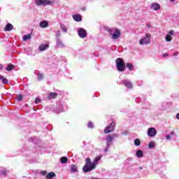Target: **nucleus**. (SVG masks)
<instances>
[{"label":"nucleus","mask_w":179,"mask_h":179,"mask_svg":"<svg viewBox=\"0 0 179 179\" xmlns=\"http://www.w3.org/2000/svg\"><path fill=\"white\" fill-rule=\"evenodd\" d=\"M166 41H168V42L171 41V36L167 35V36H166Z\"/></svg>","instance_id":"obj_30"},{"label":"nucleus","mask_w":179,"mask_h":179,"mask_svg":"<svg viewBox=\"0 0 179 179\" xmlns=\"http://www.w3.org/2000/svg\"><path fill=\"white\" fill-rule=\"evenodd\" d=\"M126 66L129 69V71H134V65H132V64L127 63Z\"/></svg>","instance_id":"obj_27"},{"label":"nucleus","mask_w":179,"mask_h":179,"mask_svg":"<svg viewBox=\"0 0 179 179\" xmlns=\"http://www.w3.org/2000/svg\"><path fill=\"white\" fill-rule=\"evenodd\" d=\"M40 27L42 28H45V27H48V22L47 21H42L41 22H40L39 24Z\"/></svg>","instance_id":"obj_17"},{"label":"nucleus","mask_w":179,"mask_h":179,"mask_svg":"<svg viewBox=\"0 0 179 179\" xmlns=\"http://www.w3.org/2000/svg\"><path fill=\"white\" fill-rule=\"evenodd\" d=\"M58 94L55 92H50L48 96L49 100H52V99H57Z\"/></svg>","instance_id":"obj_14"},{"label":"nucleus","mask_w":179,"mask_h":179,"mask_svg":"<svg viewBox=\"0 0 179 179\" xmlns=\"http://www.w3.org/2000/svg\"><path fill=\"white\" fill-rule=\"evenodd\" d=\"M10 30H13V25H12V24H7L5 27V31H10Z\"/></svg>","instance_id":"obj_16"},{"label":"nucleus","mask_w":179,"mask_h":179,"mask_svg":"<svg viewBox=\"0 0 179 179\" xmlns=\"http://www.w3.org/2000/svg\"><path fill=\"white\" fill-rule=\"evenodd\" d=\"M174 135H176V134L174 133V131H171V135H166V139L167 141H170V139H171V136H174Z\"/></svg>","instance_id":"obj_25"},{"label":"nucleus","mask_w":179,"mask_h":179,"mask_svg":"<svg viewBox=\"0 0 179 179\" xmlns=\"http://www.w3.org/2000/svg\"><path fill=\"white\" fill-rule=\"evenodd\" d=\"M78 36L81 37V38H85L86 36H87V33L86 30L83 29V28H80L78 30Z\"/></svg>","instance_id":"obj_9"},{"label":"nucleus","mask_w":179,"mask_h":179,"mask_svg":"<svg viewBox=\"0 0 179 179\" xmlns=\"http://www.w3.org/2000/svg\"><path fill=\"white\" fill-rule=\"evenodd\" d=\"M101 159V155H99L94 159V161L92 162L90 158L86 159V162L85 166L83 167V173H89L92 170L96 169V166H97V163L99 160Z\"/></svg>","instance_id":"obj_1"},{"label":"nucleus","mask_w":179,"mask_h":179,"mask_svg":"<svg viewBox=\"0 0 179 179\" xmlns=\"http://www.w3.org/2000/svg\"><path fill=\"white\" fill-rule=\"evenodd\" d=\"M60 162L63 164L68 163V158L66 157H62L60 158Z\"/></svg>","instance_id":"obj_21"},{"label":"nucleus","mask_w":179,"mask_h":179,"mask_svg":"<svg viewBox=\"0 0 179 179\" xmlns=\"http://www.w3.org/2000/svg\"><path fill=\"white\" fill-rule=\"evenodd\" d=\"M13 69H15V66L13 64H8L6 69V71L10 72V71H12Z\"/></svg>","instance_id":"obj_20"},{"label":"nucleus","mask_w":179,"mask_h":179,"mask_svg":"<svg viewBox=\"0 0 179 179\" xmlns=\"http://www.w3.org/2000/svg\"><path fill=\"white\" fill-rule=\"evenodd\" d=\"M17 99L18 101H22V100H23V96H22V94L18 95Z\"/></svg>","instance_id":"obj_32"},{"label":"nucleus","mask_w":179,"mask_h":179,"mask_svg":"<svg viewBox=\"0 0 179 179\" xmlns=\"http://www.w3.org/2000/svg\"><path fill=\"white\" fill-rule=\"evenodd\" d=\"M149 148H150V149H152V148H155V142H150V143H149Z\"/></svg>","instance_id":"obj_33"},{"label":"nucleus","mask_w":179,"mask_h":179,"mask_svg":"<svg viewBox=\"0 0 179 179\" xmlns=\"http://www.w3.org/2000/svg\"><path fill=\"white\" fill-rule=\"evenodd\" d=\"M73 18L76 20V22H81L82 21V16L79 14L73 15Z\"/></svg>","instance_id":"obj_15"},{"label":"nucleus","mask_w":179,"mask_h":179,"mask_svg":"<svg viewBox=\"0 0 179 179\" xmlns=\"http://www.w3.org/2000/svg\"><path fill=\"white\" fill-rule=\"evenodd\" d=\"M88 128H93V123L92 122H88Z\"/></svg>","instance_id":"obj_34"},{"label":"nucleus","mask_w":179,"mask_h":179,"mask_svg":"<svg viewBox=\"0 0 179 179\" xmlns=\"http://www.w3.org/2000/svg\"><path fill=\"white\" fill-rule=\"evenodd\" d=\"M71 173H76V171H78V166H76V165H71Z\"/></svg>","instance_id":"obj_22"},{"label":"nucleus","mask_w":179,"mask_h":179,"mask_svg":"<svg viewBox=\"0 0 179 179\" xmlns=\"http://www.w3.org/2000/svg\"><path fill=\"white\" fill-rule=\"evenodd\" d=\"M148 135L151 138H153V136H156V129L155 127L149 128L148 131Z\"/></svg>","instance_id":"obj_8"},{"label":"nucleus","mask_w":179,"mask_h":179,"mask_svg":"<svg viewBox=\"0 0 179 179\" xmlns=\"http://www.w3.org/2000/svg\"><path fill=\"white\" fill-rule=\"evenodd\" d=\"M140 170H142V167H140Z\"/></svg>","instance_id":"obj_48"},{"label":"nucleus","mask_w":179,"mask_h":179,"mask_svg":"<svg viewBox=\"0 0 179 179\" xmlns=\"http://www.w3.org/2000/svg\"><path fill=\"white\" fill-rule=\"evenodd\" d=\"M9 173V171L5 169V170H2L0 171V174H1V176H6L7 173Z\"/></svg>","instance_id":"obj_29"},{"label":"nucleus","mask_w":179,"mask_h":179,"mask_svg":"<svg viewBox=\"0 0 179 179\" xmlns=\"http://www.w3.org/2000/svg\"><path fill=\"white\" fill-rule=\"evenodd\" d=\"M174 55H178V52H175Z\"/></svg>","instance_id":"obj_45"},{"label":"nucleus","mask_w":179,"mask_h":179,"mask_svg":"<svg viewBox=\"0 0 179 179\" xmlns=\"http://www.w3.org/2000/svg\"><path fill=\"white\" fill-rule=\"evenodd\" d=\"M92 179H99V178H92Z\"/></svg>","instance_id":"obj_49"},{"label":"nucleus","mask_w":179,"mask_h":179,"mask_svg":"<svg viewBox=\"0 0 179 179\" xmlns=\"http://www.w3.org/2000/svg\"><path fill=\"white\" fill-rule=\"evenodd\" d=\"M41 173L42 174V176H45L47 174V171H42Z\"/></svg>","instance_id":"obj_37"},{"label":"nucleus","mask_w":179,"mask_h":179,"mask_svg":"<svg viewBox=\"0 0 179 179\" xmlns=\"http://www.w3.org/2000/svg\"><path fill=\"white\" fill-rule=\"evenodd\" d=\"M56 45L59 48H64V47H65V44H64V42H62L61 40H59L58 38L57 39Z\"/></svg>","instance_id":"obj_11"},{"label":"nucleus","mask_w":179,"mask_h":179,"mask_svg":"<svg viewBox=\"0 0 179 179\" xmlns=\"http://www.w3.org/2000/svg\"><path fill=\"white\" fill-rule=\"evenodd\" d=\"M43 78H44V76H43V74H41V73H38V80H43Z\"/></svg>","instance_id":"obj_31"},{"label":"nucleus","mask_w":179,"mask_h":179,"mask_svg":"<svg viewBox=\"0 0 179 179\" xmlns=\"http://www.w3.org/2000/svg\"><path fill=\"white\" fill-rule=\"evenodd\" d=\"M169 34H170V36H173V34H174V31L173 30L169 31Z\"/></svg>","instance_id":"obj_38"},{"label":"nucleus","mask_w":179,"mask_h":179,"mask_svg":"<svg viewBox=\"0 0 179 179\" xmlns=\"http://www.w3.org/2000/svg\"><path fill=\"white\" fill-rule=\"evenodd\" d=\"M3 68V66L2 64H0V69H2Z\"/></svg>","instance_id":"obj_42"},{"label":"nucleus","mask_w":179,"mask_h":179,"mask_svg":"<svg viewBox=\"0 0 179 179\" xmlns=\"http://www.w3.org/2000/svg\"><path fill=\"white\" fill-rule=\"evenodd\" d=\"M163 57H167V55L164 54V55H163Z\"/></svg>","instance_id":"obj_46"},{"label":"nucleus","mask_w":179,"mask_h":179,"mask_svg":"<svg viewBox=\"0 0 179 179\" xmlns=\"http://www.w3.org/2000/svg\"><path fill=\"white\" fill-rule=\"evenodd\" d=\"M59 36H61V31H57V33H56V36L59 37Z\"/></svg>","instance_id":"obj_35"},{"label":"nucleus","mask_w":179,"mask_h":179,"mask_svg":"<svg viewBox=\"0 0 179 179\" xmlns=\"http://www.w3.org/2000/svg\"><path fill=\"white\" fill-rule=\"evenodd\" d=\"M114 128H115V122H112L110 124L104 129L103 132L104 134H110V132L114 131Z\"/></svg>","instance_id":"obj_7"},{"label":"nucleus","mask_w":179,"mask_h":179,"mask_svg":"<svg viewBox=\"0 0 179 179\" xmlns=\"http://www.w3.org/2000/svg\"><path fill=\"white\" fill-rule=\"evenodd\" d=\"M108 31L110 36V38L113 40H117V38H120L121 37V31L115 27L108 29Z\"/></svg>","instance_id":"obj_2"},{"label":"nucleus","mask_w":179,"mask_h":179,"mask_svg":"<svg viewBox=\"0 0 179 179\" xmlns=\"http://www.w3.org/2000/svg\"><path fill=\"white\" fill-rule=\"evenodd\" d=\"M60 27H61L62 30L63 31H64V33H66V31H68V29L66 28V27L65 25H64V24H61Z\"/></svg>","instance_id":"obj_26"},{"label":"nucleus","mask_w":179,"mask_h":179,"mask_svg":"<svg viewBox=\"0 0 179 179\" xmlns=\"http://www.w3.org/2000/svg\"><path fill=\"white\" fill-rule=\"evenodd\" d=\"M123 83L128 89H132V83L129 80H123Z\"/></svg>","instance_id":"obj_12"},{"label":"nucleus","mask_w":179,"mask_h":179,"mask_svg":"<svg viewBox=\"0 0 179 179\" xmlns=\"http://www.w3.org/2000/svg\"><path fill=\"white\" fill-rule=\"evenodd\" d=\"M30 38H31V34H27L23 36L24 41H27V40H30Z\"/></svg>","instance_id":"obj_23"},{"label":"nucleus","mask_w":179,"mask_h":179,"mask_svg":"<svg viewBox=\"0 0 179 179\" xmlns=\"http://www.w3.org/2000/svg\"><path fill=\"white\" fill-rule=\"evenodd\" d=\"M147 27H148V29H149V28L152 27V25L150 23H148L147 24Z\"/></svg>","instance_id":"obj_40"},{"label":"nucleus","mask_w":179,"mask_h":179,"mask_svg":"<svg viewBox=\"0 0 179 179\" xmlns=\"http://www.w3.org/2000/svg\"><path fill=\"white\" fill-rule=\"evenodd\" d=\"M48 47H50V46L47 44H42L38 46V50H39V51H45V50H47V48H48Z\"/></svg>","instance_id":"obj_13"},{"label":"nucleus","mask_w":179,"mask_h":179,"mask_svg":"<svg viewBox=\"0 0 179 179\" xmlns=\"http://www.w3.org/2000/svg\"><path fill=\"white\" fill-rule=\"evenodd\" d=\"M160 8V4L157 3H152L150 6V9H153V10H159Z\"/></svg>","instance_id":"obj_10"},{"label":"nucleus","mask_w":179,"mask_h":179,"mask_svg":"<svg viewBox=\"0 0 179 179\" xmlns=\"http://www.w3.org/2000/svg\"><path fill=\"white\" fill-rule=\"evenodd\" d=\"M116 63V67L117 71H120V72H122L125 69V62H124V60L121 58H117L115 61Z\"/></svg>","instance_id":"obj_3"},{"label":"nucleus","mask_w":179,"mask_h":179,"mask_svg":"<svg viewBox=\"0 0 179 179\" xmlns=\"http://www.w3.org/2000/svg\"><path fill=\"white\" fill-rule=\"evenodd\" d=\"M40 101H41V100H40V99H38V98H36V100H35V103H36V104H38V103H40Z\"/></svg>","instance_id":"obj_36"},{"label":"nucleus","mask_w":179,"mask_h":179,"mask_svg":"<svg viewBox=\"0 0 179 179\" xmlns=\"http://www.w3.org/2000/svg\"><path fill=\"white\" fill-rule=\"evenodd\" d=\"M136 156L138 158L143 157V152L141 150H137L136 152Z\"/></svg>","instance_id":"obj_18"},{"label":"nucleus","mask_w":179,"mask_h":179,"mask_svg":"<svg viewBox=\"0 0 179 179\" xmlns=\"http://www.w3.org/2000/svg\"><path fill=\"white\" fill-rule=\"evenodd\" d=\"M150 36H151L150 34H146L145 37L141 38L139 41L140 45H148V44H150Z\"/></svg>","instance_id":"obj_5"},{"label":"nucleus","mask_w":179,"mask_h":179,"mask_svg":"<svg viewBox=\"0 0 179 179\" xmlns=\"http://www.w3.org/2000/svg\"><path fill=\"white\" fill-rule=\"evenodd\" d=\"M108 148H107V145H106V148L105 149V152H108Z\"/></svg>","instance_id":"obj_43"},{"label":"nucleus","mask_w":179,"mask_h":179,"mask_svg":"<svg viewBox=\"0 0 179 179\" xmlns=\"http://www.w3.org/2000/svg\"><path fill=\"white\" fill-rule=\"evenodd\" d=\"M127 162H132V157H129L127 159Z\"/></svg>","instance_id":"obj_39"},{"label":"nucleus","mask_w":179,"mask_h":179,"mask_svg":"<svg viewBox=\"0 0 179 179\" xmlns=\"http://www.w3.org/2000/svg\"><path fill=\"white\" fill-rule=\"evenodd\" d=\"M176 119H177V120H179V113H178V114H176Z\"/></svg>","instance_id":"obj_41"},{"label":"nucleus","mask_w":179,"mask_h":179,"mask_svg":"<svg viewBox=\"0 0 179 179\" xmlns=\"http://www.w3.org/2000/svg\"><path fill=\"white\" fill-rule=\"evenodd\" d=\"M55 173H54V172H50V173H48L47 175H46V178L47 179H51V178H54V177H55Z\"/></svg>","instance_id":"obj_19"},{"label":"nucleus","mask_w":179,"mask_h":179,"mask_svg":"<svg viewBox=\"0 0 179 179\" xmlns=\"http://www.w3.org/2000/svg\"><path fill=\"white\" fill-rule=\"evenodd\" d=\"M82 10H86V8L85 7L83 8Z\"/></svg>","instance_id":"obj_44"},{"label":"nucleus","mask_w":179,"mask_h":179,"mask_svg":"<svg viewBox=\"0 0 179 179\" xmlns=\"http://www.w3.org/2000/svg\"><path fill=\"white\" fill-rule=\"evenodd\" d=\"M0 80H1L2 83H3L4 85H6V83H8V79L4 78V77L1 75H0Z\"/></svg>","instance_id":"obj_24"},{"label":"nucleus","mask_w":179,"mask_h":179,"mask_svg":"<svg viewBox=\"0 0 179 179\" xmlns=\"http://www.w3.org/2000/svg\"><path fill=\"white\" fill-rule=\"evenodd\" d=\"M134 145H135V146H140L141 145V140L139 138L135 139Z\"/></svg>","instance_id":"obj_28"},{"label":"nucleus","mask_w":179,"mask_h":179,"mask_svg":"<svg viewBox=\"0 0 179 179\" xmlns=\"http://www.w3.org/2000/svg\"><path fill=\"white\" fill-rule=\"evenodd\" d=\"M115 138H118V135L113 134L111 135H107L106 136V145L107 148H110V145H113V141L115 139Z\"/></svg>","instance_id":"obj_4"},{"label":"nucleus","mask_w":179,"mask_h":179,"mask_svg":"<svg viewBox=\"0 0 179 179\" xmlns=\"http://www.w3.org/2000/svg\"><path fill=\"white\" fill-rule=\"evenodd\" d=\"M52 3V1L50 0H35V4L37 5V6H47V5H51Z\"/></svg>","instance_id":"obj_6"},{"label":"nucleus","mask_w":179,"mask_h":179,"mask_svg":"<svg viewBox=\"0 0 179 179\" xmlns=\"http://www.w3.org/2000/svg\"><path fill=\"white\" fill-rule=\"evenodd\" d=\"M174 1H176V0H171V2H174Z\"/></svg>","instance_id":"obj_47"}]
</instances>
